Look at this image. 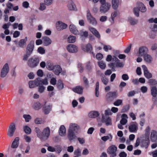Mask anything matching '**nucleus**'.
<instances>
[{
    "label": "nucleus",
    "instance_id": "39448f33",
    "mask_svg": "<svg viewBox=\"0 0 157 157\" xmlns=\"http://www.w3.org/2000/svg\"><path fill=\"white\" fill-rule=\"evenodd\" d=\"M41 105L44 113L46 114H48L52 110V105L46 100L42 101Z\"/></svg>",
    "mask_w": 157,
    "mask_h": 157
},
{
    "label": "nucleus",
    "instance_id": "423d86ee",
    "mask_svg": "<svg viewBox=\"0 0 157 157\" xmlns=\"http://www.w3.org/2000/svg\"><path fill=\"white\" fill-rule=\"evenodd\" d=\"M66 49L67 51L70 53L74 54L77 53L78 51V48L76 45L69 44L66 46Z\"/></svg>",
    "mask_w": 157,
    "mask_h": 157
},
{
    "label": "nucleus",
    "instance_id": "f8f14e48",
    "mask_svg": "<svg viewBox=\"0 0 157 157\" xmlns=\"http://www.w3.org/2000/svg\"><path fill=\"white\" fill-rule=\"evenodd\" d=\"M56 26L57 29L60 31L66 29L67 25L62 21H58L56 23Z\"/></svg>",
    "mask_w": 157,
    "mask_h": 157
},
{
    "label": "nucleus",
    "instance_id": "37998d69",
    "mask_svg": "<svg viewBox=\"0 0 157 157\" xmlns=\"http://www.w3.org/2000/svg\"><path fill=\"white\" fill-rule=\"evenodd\" d=\"M46 5L44 2H41L40 4L39 9L41 11H44L46 9Z\"/></svg>",
    "mask_w": 157,
    "mask_h": 157
},
{
    "label": "nucleus",
    "instance_id": "6e6552de",
    "mask_svg": "<svg viewBox=\"0 0 157 157\" xmlns=\"http://www.w3.org/2000/svg\"><path fill=\"white\" fill-rule=\"evenodd\" d=\"M117 147L115 145H112L108 147L107 149V152L110 155V157H115L117 155Z\"/></svg>",
    "mask_w": 157,
    "mask_h": 157
},
{
    "label": "nucleus",
    "instance_id": "69168bd1",
    "mask_svg": "<svg viewBox=\"0 0 157 157\" xmlns=\"http://www.w3.org/2000/svg\"><path fill=\"white\" fill-rule=\"evenodd\" d=\"M24 139L27 143H29L31 140V137L26 135L24 136Z\"/></svg>",
    "mask_w": 157,
    "mask_h": 157
},
{
    "label": "nucleus",
    "instance_id": "aec40b11",
    "mask_svg": "<svg viewBox=\"0 0 157 157\" xmlns=\"http://www.w3.org/2000/svg\"><path fill=\"white\" fill-rule=\"evenodd\" d=\"M89 30L97 38L99 39L101 38V35L99 32L95 28L92 27H89L88 28Z\"/></svg>",
    "mask_w": 157,
    "mask_h": 157
},
{
    "label": "nucleus",
    "instance_id": "412c9836",
    "mask_svg": "<svg viewBox=\"0 0 157 157\" xmlns=\"http://www.w3.org/2000/svg\"><path fill=\"white\" fill-rule=\"evenodd\" d=\"M102 121L106 126L111 125L112 122L111 118L109 117L102 116Z\"/></svg>",
    "mask_w": 157,
    "mask_h": 157
},
{
    "label": "nucleus",
    "instance_id": "2f4dec72",
    "mask_svg": "<svg viewBox=\"0 0 157 157\" xmlns=\"http://www.w3.org/2000/svg\"><path fill=\"white\" fill-rule=\"evenodd\" d=\"M121 119L120 121V123L122 124L125 125L128 122V116L125 114H123L121 116Z\"/></svg>",
    "mask_w": 157,
    "mask_h": 157
},
{
    "label": "nucleus",
    "instance_id": "338daca9",
    "mask_svg": "<svg viewBox=\"0 0 157 157\" xmlns=\"http://www.w3.org/2000/svg\"><path fill=\"white\" fill-rule=\"evenodd\" d=\"M101 81L104 84L106 85L109 82V80L105 77H103L101 78Z\"/></svg>",
    "mask_w": 157,
    "mask_h": 157
},
{
    "label": "nucleus",
    "instance_id": "49530a36",
    "mask_svg": "<svg viewBox=\"0 0 157 157\" xmlns=\"http://www.w3.org/2000/svg\"><path fill=\"white\" fill-rule=\"evenodd\" d=\"M98 64L100 67L102 69H104L106 67L105 63L102 61H100L98 62Z\"/></svg>",
    "mask_w": 157,
    "mask_h": 157
},
{
    "label": "nucleus",
    "instance_id": "864d4df0",
    "mask_svg": "<svg viewBox=\"0 0 157 157\" xmlns=\"http://www.w3.org/2000/svg\"><path fill=\"white\" fill-rule=\"evenodd\" d=\"M23 117L25 119L26 122H29L31 119V117L29 114H24Z\"/></svg>",
    "mask_w": 157,
    "mask_h": 157
},
{
    "label": "nucleus",
    "instance_id": "f704fd0d",
    "mask_svg": "<svg viewBox=\"0 0 157 157\" xmlns=\"http://www.w3.org/2000/svg\"><path fill=\"white\" fill-rule=\"evenodd\" d=\"M144 60L148 63H151L153 60L152 57L150 55L147 54L144 56Z\"/></svg>",
    "mask_w": 157,
    "mask_h": 157
},
{
    "label": "nucleus",
    "instance_id": "473e14b6",
    "mask_svg": "<svg viewBox=\"0 0 157 157\" xmlns=\"http://www.w3.org/2000/svg\"><path fill=\"white\" fill-rule=\"evenodd\" d=\"M127 21L131 25H136L138 22V20L131 17H128Z\"/></svg>",
    "mask_w": 157,
    "mask_h": 157
},
{
    "label": "nucleus",
    "instance_id": "20e7f679",
    "mask_svg": "<svg viewBox=\"0 0 157 157\" xmlns=\"http://www.w3.org/2000/svg\"><path fill=\"white\" fill-rule=\"evenodd\" d=\"M40 61V58L38 57H31L28 60V66L31 68H34L38 65Z\"/></svg>",
    "mask_w": 157,
    "mask_h": 157
},
{
    "label": "nucleus",
    "instance_id": "680f3d73",
    "mask_svg": "<svg viewBox=\"0 0 157 157\" xmlns=\"http://www.w3.org/2000/svg\"><path fill=\"white\" fill-rule=\"evenodd\" d=\"M34 122L36 124H41L43 123V121L39 117L36 118L34 120Z\"/></svg>",
    "mask_w": 157,
    "mask_h": 157
},
{
    "label": "nucleus",
    "instance_id": "a18cd8bd",
    "mask_svg": "<svg viewBox=\"0 0 157 157\" xmlns=\"http://www.w3.org/2000/svg\"><path fill=\"white\" fill-rule=\"evenodd\" d=\"M41 104L42 103L40 104L39 102H36L33 105V106L35 110H38L41 108V105L42 106Z\"/></svg>",
    "mask_w": 157,
    "mask_h": 157
},
{
    "label": "nucleus",
    "instance_id": "603ef678",
    "mask_svg": "<svg viewBox=\"0 0 157 157\" xmlns=\"http://www.w3.org/2000/svg\"><path fill=\"white\" fill-rule=\"evenodd\" d=\"M117 11H114L111 14V18L112 19V22L113 23H114V19L117 16Z\"/></svg>",
    "mask_w": 157,
    "mask_h": 157
},
{
    "label": "nucleus",
    "instance_id": "1a4fd4ad",
    "mask_svg": "<svg viewBox=\"0 0 157 157\" xmlns=\"http://www.w3.org/2000/svg\"><path fill=\"white\" fill-rule=\"evenodd\" d=\"M138 128V124L136 122H131L128 126V130L131 132H136Z\"/></svg>",
    "mask_w": 157,
    "mask_h": 157
},
{
    "label": "nucleus",
    "instance_id": "9d476101",
    "mask_svg": "<svg viewBox=\"0 0 157 157\" xmlns=\"http://www.w3.org/2000/svg\"><path fill=\"white\" fill-rule=\"evenodd\" d=\"M68 10L70 11H77L78 9L74 2L72 0L69 1L67 5Z\"/></svg>",
    "mask_w": 157,
    "mask_h": 157
},
{
    "label": "nucleus",
    "instance_id": "4c0bfd02",
    "mask_svg": "<svg viewBox=\"0 0 157 157\" xmlns=\"http://www.w3.org/2000/svg\"><path fill=\"white\" fill-rule=\"evenodd\" d=\"M151 128L149 126H147L145 130L144 138H149Z\"/></svg>",
    "mask_w": 157,
    "mask_h": 157
},
{
    "label": "nucleus",
    "instance_id": "a19ab883",
    "mask_svg": "<svg viewBox=\"0 0 157 157\" xmlns=\"http://www.w3.org/2000/svg\"><path fill=\"white\" fill-rule=\"evenodd\" d=\"M113 59V60H114L115 61H118L119 60L116 56H113L112 58V56L110 55H109L107 56V58L106 59V61L108 62L110 61Z\"/></svg>",
    "mask_w": 157,
    "mask_h": 157
},
{
    "label": "nucleus",
    "instance_id": "c9c22d12",
    "mask_svg": "<svg viewBox=\"0 0 157 157\" xmlns=\"http://www.w3.org/2000/svg\"><path fill=\"white\" fill-rule=\"evenodd\" d=\"M67 41L69 43H74L76 41V37L72 35H70L67 38Z\"/></svg>",
    "mask_w": 157,
    "mask_h": 157
},
{
    "label": "nucleus",
    "instance_id": "72a5a7b5",
    "mask_svg": "<svg viewBox=\"0 0 157 157\" xmlns=\"http://www.w3.org/2000/svg\"><path fill=\"white\" fill-rule=\"evenodd\" d=\"M59 135L62 136H65L66 134V129L65 127L62 125L61 126L59 130Z\"/></svg>",
    "mask_w": 157,
    "mask_h": 157
},
{
    "label": "nucleus",
    "instance_id": "4be33fe9",
    "mask_svg": "<svg viewBox=\"0 0 157 157\" xmlns=\"http://www.w3.org/2000/svg\"><path fill=\"white\" fill-rule=\"evenodd\" d=\"M111 2L113 9L114 10L118 9L120 3V0H111Z\"/></svg>",
    "mask_w": 157,
    "mask_h": 157
},
{
    "label": "nucleus",
    "instance_id": "a211bd4d",
    "mask_svg": "<svg viewBox=\"0 0 157 157\" xmlns=\"http://www.w3.org/2000/svg\"><path fill=\"white\" fill-rule=\"evenodd\" d=\"M150 144L149 138H144L141 141L140 145L141 147L147 148Z\"/></svg>",
    "mask_w": 157,
    "mask_h": 157
},
{
    "label": "nucleus",
    "instance_id": "8fccbe9b",
    "mask_svg": "<svg viewBox=\"0 0 157 157\" xmlns=\"http://www.w3.org/2000/svg\"><path fill=\"white\" fill-rule=\"evenodd\" d=\"M157 94V89L155 87H153L151 89V94L154 97H156Z\"/></svg>",
    "mask_w": 157,
    "mask_h": 157
},
{
    "label": "nucleus",
    "instance_id": "e433bc0d",
    "mask_svg": "<svg viewBox=\"0 0 157 157\" xmlns=\"http://www.w3.org/2000/svg\"><path fill=\"white\" fill-rule=\"evenodd\" d=\"M83 88L80 86H76L73 89V90L78 94H81L83 92Z\"/></svg>",
    "mask_w": 157,
    "mask_h": 157
},
{
    "label": "nucleus",
    "instance_id": "13d9d810",
    "mask_svg": "<svg viewBox=\"0 0 157 157\" xmlns=\"http://www.w3.org/2000/svg\"><path fill=\"white\" fill-rule=\"evenodd\" d=\"M29 87L30 88H34L35 86V85H36L35 80L34 81H30L29 82Z\"/></svg>",
    "mask_w": 157,
    "mask_h": 157
},
{
    "label": "nucleus",
    "instance_id": "5701e85b",
    "mask_svg": "<svg viewBox=\"0 0 157 157\" xmlns=\"http://www.w3.org/2000/svg\"><path fill=\"white\" fill-rule=\"evenodd\" d=\"M34 46V43L31 42L27 46L26 52L31 55L33 50Z\"/></svg>",
    "mask_w": 157,
    "mask_h": 157
},
{
    "label": "nucleus",
    "instance_id": "393cba45",
    "mask_svg": "<svg viewBox=\"0 0 157 157\" xmlns=\"http://www.w3.org/2000/svg\"><path fill=\"white\" fill-rule=\"evenodd\" d=\"M67 137L68 139L70 140H72L75 139L76 136L75 135L74 132L70 130H68L67 132Z\"/></svg>",
    "mask_w": 157,
    "mask_h": 157
},
{
    "label": "nucleus",
    "instance_id": "4468645a",
    "mask_svg": "<svg viewBox=\"0 0 157 157\" xmlns=\"http://www.w3.org/2000/svg\"><path fill=\"white\" fill-rule=\"evenodd\" d=\"M19 138L18 137H16L12 142L11 147L13 149L12 152H15L16 151V149L17 148L19 144Z\"/></svg>",
    "mask_w": 157,
    "mask_h": 157
},
{
    "label": "nucleus",
    "instance_id": "2eb2a0df",
    "mask_svg": "<svg viewBox=\"0 0 157 157\" xmlns=\"http://www.w3.org/2000/svg\"><path fill=\"white\" fill-rule=\"evenodd\" d=\"M35 82L36 86H40L44 84L47 85L48 84V79L46 78L44 79H41L40 78H38L35 79Z\"/></svg>",
    "mask_w": 157,
    "mask_h": 157
},
{
    "label": "nucleus",
    "instance_id": "09e8293b",
    "mask_svg": "<svg viewBox=\"0 0 157 157\" xmlns=\"http://www.w3.org/2000/svg\"><path fill=\"white\" fill-rule=\"evenodd\" d=\"M24 131L27 134H30L31 132V128L27 126H25L23 127Z\"/></svg>",
    "mask_w": 157,
    "mask_h": 157
},
{
    "label": "nucleus",
    "instance_id": "f257e3e1",
    "mask_svg": "<svg viewBox=\"0 0 157 157\" xmlns=\"http://www.w3.org/2000/svg\"><path fill=\"white\" fill-rule=\"evenodd\" d=\"M35 130L37 137L41 140H47L50 136V130L49 128L48 127L44 128L42 132H41L40 128L38 127L36 128Z\"/></svg>",
    "mask_w": 157,
    "mask_h": 157
},
{
    "label": "nucleus",
    "instance_id": "bb28decb",
    "mask_svg": "<svg viewBox=\"0 0 157 157\" xmlns=\"http://www.w3.org/2000/svg\"><path fill=\"white\" fill-rule=\"evenodd\" d=\"M53 70L56 75H58L61 72L62 69L59 65H57L54 66V67Z\"/></svg>",
    "mask_w": 157,
    "mask_h": 157
},
{
    "label": "nucleus",
    "instance_id": "a878e982",
    "mask_svg": "<svg viewBox=\"0 0 157 157\" xmlns=\"http://www.w3.org/2000/svg\"><path fill=\"white\" fill-rule=\"evenodd\" d=\"M82 50L85 52H90L92 50V45L90 44H83L82 46Z\"/></svg>",
    "mask_w": 157,
    "mask_h": 157
},
{
    "label": "nucleus",
    "instance_id": "052dcab7",
    "mask_svg": "<svg viewBox=\"0 0 157 157\" xmlns=\"http://www.w3.org/2000/svg\"><path fill=\"white\" fill-rule=\"evenodd\" d=\"M37 51L38 53L41 54H44L45 52V50L44 48L41 47L38 48Z\"/></svg>",
    "mask_w": 157,
    "mask_h": 157
},
{
    "label": "nucleus",
    "instance_id": "6ab92c4d",
    "mask_svg": "<svg viewBox=\"0 0 157 157\" xmlns=\"http://www.w3.org/2000/svg\"><path fill=\"white\" fill-rule=\"evenodd\" d=\"M142 67L143 70L145 77L148 79L151 78L152 76V74L148 71L147 67L145 65H143L142 66Z\"/></svg>",
    "mask_w": 157,
    "mask_h": 157
},
{
    "label": "nucleus",
    "instance_id": "de8ad7c7",
    "mask_svg": "<svg viewBox=\"0 0 157 157\" xmlns=\"http://www.w3.org/2000/svg\"><path fill=\"white\" fill-rule=\"evenodd\" d=\"M118 93L116 92H110L107 94V95L109 97H117Z\"/></svg>",
    "mask_w": 157,
    "mask_h": 157
},
{
    "label": "nucleus",
    "instance_id": "0eeeda50",
    "mask_svg": "<svg viewBox=\"0 0 157 157\" xmlns=\"http://www.w3.org/2000/svg\"><path fill=\"white\" fill-rule=\"evenodd\" d=\"M16 130V124L14 122L10 123L8 130L7 135L10 137L13 136L14 133Z\"/></svg>",
    "mask_w": 157,
    "mask_h": 157
},
{
    "label": "nucleus",
    "instance_id": "9b49d317",
    "mask_svg": "<svg viewBox=\"0 0 157 157\" xmlns=\"http://www.w3.org/2000/svg\"><path fill=\"white\" fill-rule=\"evenodd\" d=\"M87 19L89 23L94 26H96L98 22L96 19L92 16L90 13H88L87 15Z\"/></svg>",
    "mask_w": 157,
    "mask_h": 157
},
{
    "label": "nucleus",
    "instance_id": "0e129e2a",
    "mask_svg": "<svg viewBox=\"0 0 157 157\" xmlns=\"http://www.w3.org/2000/svg\"><path fill=\"white\" fill-rule=\"evenodd\" d=\"M107 19V17L106 16H102L100 17L99 18V21L101 22H105Z\"/></svg>",
    "mask_w": 157,
    "mask_h": 157
},
{
    "label": "nucleus",
    "instance_id": "f03ea898",
    "mask_svg": "<svg viewBox=\"0 0 157 157\" xmlns=\"http://www.w3.org/2000/svg\"><path fill=\"white\" fill-rule=\"evenodd\" d=\"M100 4L99 10L101 13L105 14L108 12L111 7V3L107 0H99Z\"/></svg>",
    "mask_w": 157,
    "mask_h": 157
},
{
    "label": "nucleus",
    "instance_id": "cd10ccee",
    "mask_svg": "<svg viewBox=\"0 0 157 157\" xmlns=\"http://www.w3.org/2000/svg\"><path fill=\"white\" fill-rule=\"evenodd\" d=\"M43 40V44L45 46H48L51 44L52 41L49 37L47 36H44L42 38Z\"/></svg>",
    "mask_w": 157,
    "mask_h": 157
},
{
    "label": "nucleus",
    "instance_id": "c85d7f7f",
    "mask_svg": "<svg viewBox=\"0 0 157 157\" xmlns=\"http://www.w3.org/2000/svg\"><path fill=\"white\" fill-rule=\"evenodd\" d=\"M79 128V126L76 124L72 123L70 124L68 130L75 131L78 129Z\"/></svg>",
    "mask_w": 157,
    "mask_h": 157
},
{
    "label": "nucleus",
    "instance_id": "6e6d98bb",
    "mask_svg": "<svg viewBox=\"0 0 157 157\" xmlns=\"http://www.w3.org/2000/svg\"><path fill=\"white\" fill-rule=\"evenodd\" d=\"M54 0H44V2L45 3L47 6L52 5L54 2Z\"/></svg>",
    "mask_w": 157,
    "mask_h": 157
},
{
    "label": "nucleus",
    "instance_id": "58836bf2",
    "mask_svg": "<svg viewBox=\"0 0 157 157\" xmlns=\"http://www.w3.org/2000/svg\"><path fill=\"white\" fill-rule=\"evenodd\" d=\"M151 128L149 126H147L145 130L144 138H149Z\"/></svg>",
    "mask_w": 157,
    "mask_h": 157
},
{
    "label": "nucleus",
    "instance_id": "c03bdc74",
    "mask_svg": "<svg viewBox=\"0 0 157 157\" xmlns=\"http://www.w3.org/2000/svg\"><path fill=\"white\" fill-rule=\"evenodd\" d=\"M28 40V37H26L24 39H22L20 40L19 42V45L20 47H22V46L26 43Z\"/></svg>",
    "mask_w": 157,
    "mask_h": 157
},
{
    "label": "nucleus",
    "instance_id": "ddd939ff",
    "mask_svg": "<svg viewBox=\"0 0 157 157\" xmlns=\"http://www.w3.org/2000/svg\"><path fill=\"white\" fill-rule=\"evenodd\" d=\"M9 71V67L7 63H6L2 68L0 76L4 78L6 76Z\"/></svg>",
    "mask_w": 157,
    "mask_h": 157
},
{
    "label": "nucleus",
    "instance_id": "f3484780",
    "mask_svg": "<svg viewBox=\"0 0 157 157\" xmlns=\"http://www.w3.org/2000/svg\"><path fill=\"white\" fill-rule=\"evenodd\" d=\"M147 52V49L145 47H142L139 48L138 51L137 53L138 56H144L146 55Z\"/></svg>",
    "mask_w": 157,
    "mask_h": 157
},
{
    "label": "nucleus",
    "instance_id": "c756f323",
    "mask_svg": "<svg viewBox=\"0 0 157 157\" xmlns=\"http://www.w3.org/2000/svg\"><path fill=\"white\" fill-rule=\"evenodd\" d=\"M150 138L153 142L157 141V132L155 130H152L151 132Z\"/></svg>",
    "mask_w": 157,
    "mask_h": 157
},
{
    "label": "nucleus",
    "instance_id": "dca6fc26",
    "mask_svg": "<svg viewBox=\"0 0 157 157\" xmlns=\"http://www.w3.org/2000/svg\"><path fill=\"white\" fill-rule=\"evenodd\" d=\"M69 28L70 31L72 33L75 35H79V31L75 25L71 24L69 26Z\"/></svg>",
    "mask_w": 157,
    "mask_h": 157
},
{
    "label": "nucleus",
    "instance_id": "7c9ffc66",
    "mask_svg": "<svg viewBox=\"0 0 157 157\" xmlns=\"http://www.w3.org/2000/svg\"><path fill=\"white\" fill-rule=\"evenodd\" d=\"M99 115V113L97 111H91L89 114L88 116L89 117L92 118H95L98 117Z\"/></svg>",
    "mask_w": 157,
    "mask_h": 157
},
{
    "label": "nucleus",
    "instance_id": "bf43d9fd",
    "mask_svg": "<svg viewBox=\"0 0 157 157\" xmlns=\"http://www.w3.org/2000/svg\"><path fill=\"white\" fill-rule=\"evenodd\" d=\"M112 113L109 109H108L105 111V113L102 116L109 117V115H111Z\"/></svg>",
    "mask_w": 157,
    "mask_h": 157
},
{
    "label": "nucleus",
    "instance_id": "5fc2aeb1",
    "mask_svg": "<svg viewBox=\"0 0 157 157\" xmlns=\"http://www.w3.org/2000/svg\"><path fill=\"white\" fill-rule=\"evenodd\" d=\"M113 104L116 106L122 105H123L122 100L121 99H117L114 102Z\"/></svg>",
    "mask_w": 157,
    "mask_h": 157
},
{
    "label": "nucleus",
    "instance_id": "79ce46f5",
    "mask_svg": "<svg viewBox=\"0 0 157 157\" xmlns=\"http://www.w3.org/2000/svg\"><path fill=\"white\" fill-rule=\"evenodd\" d=\"M113 138L112 136L110 135L109 134L107 136H104L101 137V139L104 142H106L108 140H109L110 141H111Z\"/></svg>",
    "mask_w": 157,
    "mask_h": 157
},
{
    "label": "nucleus",
    "instance_id": "4d7b16f0",
    "mask_svg": "<svg viewBox=\"0 0 157 157\" xmlns=\"http://www.w3.org/2000/svg\"><path fill=\"white\" fill-rule=\"evenodd\" d=\"M50 83L52 85H55L57 84V80L56 78H52L50 81Z\"/></svg>",
    "mask_w": 157,
    "mask_h": 157
},
{
    "label": "nucleus",
    "instance_id": "e2e57ef3",
    "mask_svg": "<svg viewBox=\"0 0 157 157\" xmlns=\"http://www.w3.org/2000/svg\"><path fill=\"white\" fill-rule=\"evenodd\" d=\"M99 82H97L96 83V86L95 88V94L96 95V97H98L99 95V91H98V89H99Z\"/></svg>",
    "mask_w": 157,
    "mask_h": 157
},
{
    "label": "nucleus",
    "instance_id": "7ed1b4c3",
    "mask_svg": "<svg viewBox=\"0 0 157 157\" xmlns=\"http://www.w3.org/2000/svg\"><path fill=\"white\" fill-rule=\"evenodd\" d=\"M147 9L145 5L142 2L137 3L136 7L133 8V11L134 15L137 17H139L140 12L142 13H145L147 12Z\"/></svg>",
    "mask_w": 157,
    "mask_h": 157
},
{
    "label": "nucleus",
    "instance_id": "b1692460",
    "mask_svg": "<svg viewBox=\"0 0 157 157\" xmlns=\"http://www.w3.org/2000/svg\"><path fill=\"white\" fill-rule=\"evenodd\" d=\"M79 35L82 38H86L89 36L88 32L84 29L81 30L79 32Z\"/></svg>",
    "mask_w": 157,
    "mask_h": 157
},
{
    "label": "nucleus",
    "instance_id": "3c124183",
    "mask_svg": "<svg viewBox=\"0 0 157 157\" xmlns=\"http://www.w3.org/2000/svg\"><path fill=\"white\" fill-rule=\"evenodd\" d=\"M47 68L49 71L53 70L54 67V66L50 63H47L46 66Z\"/></svg>",
    "mask_w": 157,
    "mask_h": 157
},
{
    "label": "nucleus",
    "instance_id": "774afa93",
    "mask_svg": "<svg viewBox=\"0 0 157 157\" xmlns=\"http://www.w3.org/2000/svg\"><path fill=\"white\" fill-rule=\"evenodd\" d=\"M150 23H154L157 24V18H151L148 20Z\"/></svg>",
    "mask_w": 157,
    "mask_h": 157
},
{
    "label": "nucleus",
    "instance_id": "ea45409f",
    "mask_svg": "<svg viewBox=\"0 0 157 157\" xmlns=\"http://www.w3.org/2000/svg\"><path fill=\"white\" fill-rule=\"evenodd\" d=\"M57 86V88L60 90H62L64 88V85L61 80H59L58 81Z\"/></svg>",
    "mask_w": 157,
    "mask_h": 157
}]
</instances>
